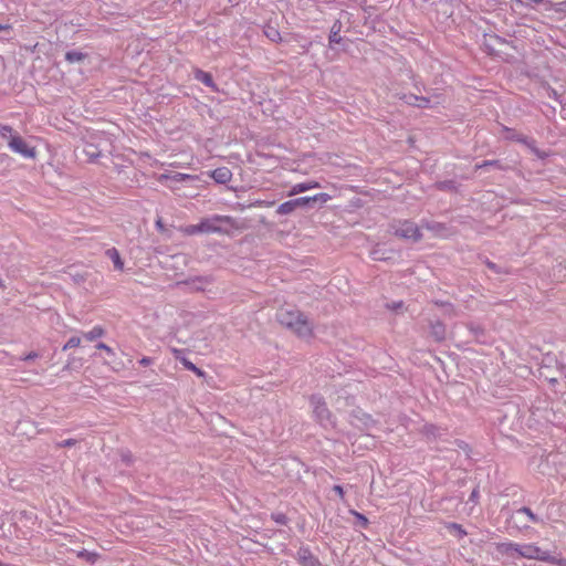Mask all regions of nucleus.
<instances>
[{"label":"nucleus","instance_id":"nucleus-1","mask_svg":"<svg viewBox=\"0 0 566 566\" xmlns=\"http://www.w3.org/2000/svg\"><path fill=\"white\" fill-rule=\"evenodd\" d=\"M276 316L280 324L289 328L297 337L311 338L313 336V324L301 311L281 308Z\"/></svg>","mask_w":566,"mask_h":566},{"label":"nucleus","instance_id":"nucleus-2","mask_svg":"<svg viewBox=\"0 0 566 566\" xmlns=\"http://www.w3.org/2000/svg\"><path fill=\"white\" fill-rule=\"evenodd\" d=\"M518 557L566 566V559L553 556L548 551L542 549L534 543L520 544Z\"/></svg>","mask_w":566,"mask_h":566},{"label":"nucleus","instance_id":"nucleus-3","mask_svg":"<svg viewBox=\"0 0 566 566\" xmlns=\"http://www.w3.org/2000/svg\"><path fill=\"white\" fill-rule=\"evenodd\" d=\"M202 233L229 234L227 226L237 228L235 220L230 216H212L200 221Z\"/></svg>","mask_w":566,"mask_h":566},{"label":"nucleus","instance_id":"nucleus-4","mask_svg":"<svg viewBox=\"0 0 566 566\" xmlns=\"http://www.w3.org/2000/svg\"><path fill=\"white\" fill-rule=\"evenodd\" d=\"M394 235L417 242L421 240L422 234L420 228L412 221L403 220L392 226Z\"/></svg>","mask_w":566,"mask_h":566},{"label":"nucleus","instance_id":"nucleus-5","mask_svg":"<svg viewBox=\"0 0 566 566\" xmlns=\"http://www.w3.org/2000/svg\"><path fill=\"white\" fill-rule=\"evenodd\" d=\"M9 147L23 157L34 158L36 156V150L34 147H30L22 137L19 135H12L9 139Z\"/></svg>","mask_w":566,"mask_h":566},{"label":"nucleus","instance_id":"nucleus-6","mask_svg":"<svg viewBox=\"0 0 566 566\" xmlns=\"http://www.w3.org/2000/svg\"><path fill=\"white\" fill-rule=\"evenodd\" d=\"M311 406L313 408V411H314L316 418L319 421L329 419L331 412H329L328 408L326 407V403L323 400V398H321L318 396H312L311 397Z\"/></svg>","mask_w":566,"mask_h":566},{"label":"nucleus","instance_id":"nucleus-7","mask_svg":"<svg viewBox=\"0 0 566 566\" xmlns=\"http://www.w3.org/2000/svg\"><path fill=\"white\" fill-rule=\"evenodd\" d=\"M496 551L505 556L516 558L518 557L520 544L514 542H504L496 544Z\"/></svg>","mask_w":566,"mask_h":566},{"label":"nucleus","instance_id":"nucleus-8","mask_svg":"<svg viewBox=\"0 0 566 566\" xmlns=\"http://www.w3.org/2000/svg\"><path fill=\"white\" fill-rule=\"evenodd\" d=\"M217 184H228L232 179V171L228 167H219L210 172Z\"/></svg>","mask_w":566,"mask_h":566},{"label":"nucleus","instance_id":"nucleus-9","mask_svg":"<svg viewBox=\"0 0 566 566\" xmlns=\"http://www.w3.org/2000/svg\"><path fill=\"white\" fill-rule=\"evenodd\" d=\"M319 184L317 181H307V182H300L292 187V189L289 192V196H295L301 192H305L311 189L318 188Z\"/></svg>","mask_w":566,"mask_h":566},{"label":"nucleus","instance_id":"nucleus-10","mask_svg":"<svg viewBox=\"0 0 566 566\" xmlns=\"http://www.w3.org/2000/svg\"><path fill=\"white\" fill-rule=\"evenodd\" d=\"M298 559L303 566H321V563L307 549L298 552Z\"/></svg>","mask_w":566,"mask_h":566},{"label":"nucleus","instance_id":"nucleus-11","mask_svg":"<svg viewBox=\"0 0 566 566\" xmlns=\"http://www.w3.org/2000/svg\"><path fill=\"white\" fill-rule=\"evenodd\" d=\"M264 35L274 43H280L282 41L281 33L277 28L266 24L263 29Z\"/></svg>","mask_w":566,"mask_h":566},{"label":"nucleus","instance_id":"nucleus-12","mask_svg":"<svg viewBox=\"0 0 566 566\" xmlns=\"http://www.w3.org/2000/svg\"><path fill=\"white\" fill-rule=\"evenodd\" d=\"M106 255L113 261L114 266L118 271L124 270V262L119 255V252L115 248H111L106 251Z\"/></svg>","mask_w":566,"mask_h":566},{"label":"nucleus","instance_id":"nucleus-13","mask_svg":"<svg viewBox=\"0 0 566 566\" xmlns=\"http://www.w3.org/2000/svg\"><path fill=\"white\" fill-rule=\"evenodd\" d=\"M195 77H196V80L200 81L205 85L216 88V84H214L213 78L210 73L205 72L202 70H196Z\"/></svg>","mask_w":566,"mask_h":566},{"label":"nucleus","instance_id":"nucleus-14","mask_svg":"<svg viewBox=\"0 0 566 566\" xmlns=\"http://www.w3.org/2000/svg\"><path fill=\"white\" fill-rule=\"evenodd\" d=\"M104 334H105V329H104L102 326L96 325V326H94L91 331L85 332V333L83 334V336H84V338H85L86 340H88V342H93V340H95V339H97V338H99V337L104 336Z\"/></svg>","mask_w":566,"mask_h":566},{"label":"nucleus","instance_id":"nucleus-15","mask_svg":"<svg viewBox=\"0 0 566 566\" xmlns=\"http://www.w3.org/2000/svg\"><path fill=\"white\" fill-rule=\"evenodd\" d=\"M297 208L295 200H289L283 203H281L277 209L276 213L285 216L292 213Z\"/></svg>","mask_w":566,"mask_h":566},{"label":"nucleus","instance_id":"nucleus-16","mask_svg":"<svg viewBox=\"0 0 566 566\" xmlns=\"http://www.w3.org/2000/svg\"><path fill=\"white\" fill-rule=\"evenodd\" d=\"M76 555L78 558H82L90 564H95L99 558V555L97 553L88 552L86 549L78 551Z\"/></svg>","mask_w":566,"mask_h":566},{"label":"nucleus","instance_id":"nucleus-17","mask_svg":"<svg viewBox=\"0 0 566 566\" xmlns=\"http://www.w3.org/2000/svg\"><path fill=\"white\" fill-rule=\"evenodd\" d=\"M429 230H431L434 234V237L437 238H441V239H444L449 235L448 231H447V228L441 224V223H437V224H433V226H428L427 227Z\"/></svg>","mask_w":566,"mask_h":566},{"label":"nucleus","instance_id":"nucleus-18","mask_svg":"<svg viewBox=\"0 0 566 566\" xmlns=\"http://www.w3.org/2000/svg\"><path fill=\"white\" fill-rule=\"evenodd\" d=\"M179 230L185 235H195V234L202 233L200 222L198 224H189V226L181 227Z\"/></svg>","mask_w":566,"mask_h":566},{"label":"nucleus","instance_id":"nucleus-19","mask_svg":"<svg viewBox=\"0 0 566 566\" xmlns=\"http://www.w3.org/2000/svg\"><path fill=\"white\" fill-rule=\"evenodd\" d=\"M408 103L411 105H415L417 107L426 108V107H429L430 101H429V98L423 97V96L412 95V96H410V99L408 101Z\"/></svg>","mask_w":566,"mask_h":566},{"label":"nucleus","instance_id":"nucleus-20","mask_svg":"<svg viewBox=\"0 0 566 566\" xmlns=\"http://www.w3.org/2000/svg\"><path fill=\"white\" fill-rule=\"evenodd\" d=\"M66 61L74 63V62H81L85 59V54L77 51H70L65 54Z\"/></svg>","mask_w":566,"mask_h":566},{"label":"nucleus","instance_id":"nucleus-21","mask_svg":"<svg viewBox=\"0 0 566 566\" xmlns=\"http://www.w3.org/2000/svg\"><path fill=\"white\" fill-rule=\"evenodd\" d=\"M197 179H198V176L189 175V174L176 172V174L171 175V180L177 181V182L185 181V180H197Z\"/></svg>","mask_w":566,"mask_h":566},{"label":"nucleus","instance_id":"nucleus-22","mask_svg":"<svg viewBox=\"0 0 566 566\" xmlns=\"http://www.w3.org/2000/svg\"><path fill=\"white\" fill-rule=\"evenodd\" d=\"M340 24H334L329 35V43H339L342 38L339 35Z\"/></svg>","mask_w":566,"mask_h":566},{"label":"nucleus","instance_id":"nucleus-23","mask_svg":"<svg viewBox=\"0 0 566 566\" xmlns=\"http://www.w3.org/2000/svg\"><path fill=\"white\" fill-rule=\"evenodd\" d=\"M306 198L308 199V203L316 202V201L325 203V202L329 201L332 197L328 193L321 192V193H316L312 197H306Z\"/></svg>","mask_w":566,"mask_h":566},{"label":"nucleus","instance_id":"nucleus-24","mask_svg":"<svg viewBox=\"0 0 566 566\" xmlns=\"http://www.w3.org/2000/svg\"><path fill=\"white\" fill-rule=\"evenodd\" d=\"M172 352H174V354H175L176 358L180 359L181 364L184 365V367H185L186 369H188V370H189V369L195 365V364H193V363H191L188 358H186V357H180V356H179V355H180V353H181V350H180V349H176V348H175Z\"/></svg>","mask_w":566,"mask_h":566},{"label":"nucleus","instance_id":"nucleus-25","mask_svg":"<svg viewBox=\"0 0 566 566\" xmlns=\"http://www.w3.org/2000/svg\"><path fill=\"white\" fill-rule=\"evenodd\" d=\"M81 345V338L77 336L71 337L65 345L63 346V350H67L70 348L78 347Z\"/></svg>","mask_w":566,"mask_h":566},{"label":"nucleus","instance_id":"nucleus-26","mask_svg":"<svg viewBox=\"0 0 566 566\" xmlns=\"http://www.w3.org/2000/svg\"><path fill=\"white\" fill-rule=\"evenodd\" d=\"M518 513H523V514L527 515V517H528L532 522H534V523L538 522V517H537V516H536V515L531 511V509H528V507H526V506H524V507L520 509V510H518Z\"/></svg>","mask_w":566,"mask_h":566},{"label":"nucleus","instance_id":"nucleus-27","mask_svg":"<svg viewBox=\"0 0 566 566\" xmlns=\"http://www.w3.org/2000/svg\"><path fill=\"white\" fill-rule=\"evenodd\" d=\"M504 130H505V132H507V133L510 134V135L507 136V138L513 139V140H516V142H520V143H526V138H525L524 136H522V135H515V134H513V133H512V130H511V129H509V128H506V127L504 128Z\"/></svg>","mask_w":566,"mask_h":566},{"label":"nucleus","instance_id":"nucleus-28","mask_svg":"<svg viewBox=\"0 0 566 566\" xmlns=\"http://www.w3.org/2000/svg\"><path fill=\"white\" fill-rule=\"evenodd\" d=\"M350 513L360 522L361 526L366 527L368 525V520L365 515L357 511H350Z\"/></svg>","mask_w":566,"mask_h":566},{"label":"nucleus","instance_id":"nucleus-29","mask_svg":"<svg viewBox=\"0 0 566 566\" xmlns=\"http://www.w3.org/2000/svg\"><path fill=\"white\" fill-rule=\"evenodd\" d=\"M96 348H97V349H101V350L106 352V354H107V355H111V356H113V355L115 354V353H114V350H113V348H111V347H109L108 345H106L105 343H98V344L96 345Z\"/></svg>","mask_w":566,"mask_h":566},{"label":"nucleus","instance_id":"nucleus-30","mask_svg":"<svg viewBox=\"0 0 566 566\" xmlns=\"http://www.w3.org/2000/svg\"><path fill=\"white\" fill-rule=\"evenodd\" d=\"M12 128L8 125H0V135L7 137L8 134H11Z\"/></svg>","mask_w":566,"mask_h":566},{"label":"nucleus","instance_id":"nucleus-31","mask_svg":"<svg viewBox=\"0 0 566 566\" xmlns=\"http://www.w3.org/2000/svg\"><path fill=\"white\" fill-rule=\"evenodd\" d=\"M196 281L200 283V285L196 286V289H197L198 291H203V290H205V284H207V283L209 282V281H208L207 279H205V277H198Z\"/></svg>","mask_w":566,"mask_h":566},{"label":"nucleus","instance_id":"nucleus-32","mask_svg":"<svg viewBox=\"0 0 566 566\" xmlns=\"http://www.w3.org/2000/svg\"><path fill=\"white\" fill-rule=\"evenodd\" d=\"M190 371L195 373L198 377H205L206 373L198 368L196 365H193L190 369Z\"/></svg>","mask_w":566,"mask_h":566},{"label":"nucleus","instance_id":"nucleus-33","mask_svg":"<svg viewBox=\"0 0 566 566\" xmlns=\"http://www.w3.org/2000/svg\"><path fill=\"white\" fill-rule=\"evenodd\" d=\"M190 371L195 373L198 377H205L206 373L198 368L196 365H193L190 369Z\"/></svg>","mask_w":566,"mask_h":566},{"label":"nucleus","instance_id":"nucleus-34","mask_svg":"<svg viewBox=\"0 0 566 566\" xmlns=\"http://www.w3.org/2000/svg\"><path fill=\"white\" fill-rule=\"evenodd\" d=\"M294 200L296 202L297 208L308 203V199L306 197L296 198Z\"/></svg>","mask_w":566,"mask_h":566},{"label":"nucleus","instance_id":"nucleus-35","mask_svg":"<svg viewBox=\"0 0 566 566\" xmlns=\"http://www.w3.org/2000/svg\"><path fill=\"white\" fill-rule=\"evenodd\" d=\"M157 180L164 184L166 180H171V174H161L158 176Z\"/></svg>","mask_w":566,"mask_h":566},{"label":"nucleus","instance_id":"nucleus-36","mask_svg":"<svg viewBox=\"0 0 566 566\" xmlns=\"http://www.w3.org/2000/svg\"><path fill=\"white\" fill-rule=\"evenodd\" d=\"M253 207H271L273 206V202H266V201H256L255 203L252 205Z\"/></svg>","mask_w":566,"mask_h":566},{"label":"nucleus","instance_id":"nucleus-37","mask_svg":"<svg viewBox=\"0 0 566 566\" xmlns=\"http://www.w3.org/2000/svg\"><path fill=\"white\" fill-rule=\"evenodd\" d=\"M333 490L338 494V496L344 499V490L340 485H334Z\"/></svg>","mask_w":566,"mask_h":566},{"label":"nucleus","instance_id":"nucleus-38","mask_svg":"<svg viewBox=\"0 0 566 566\" xmlns=\"http://www.w3.org/2000/svg\"><path fill=\"white\" fill-rule=\"evenodd\" d=\"M38 357H39L38 353H35V352H31V353L27 354V355L23 357V359H24V360H32V359H35V358H38Z\"/></svg>","mask_w":566,"mask_h":566},{"label":"nucleus","instance_id":"nucleus-39","mask_svg":"<svg viewBox=\"0 0 566 566\" xmlns=\"http://www.w3.org/2000/svg\"><path fill=\"white\" fill-rule=\"evenodd\" d=\"M494 165H497V161H495V160H486L482 165H478L476 168H482V167H485V166H494Z\"/></svg>","mask_w":566,"mask_h":566},{"label":"nucleus","instance_id":"nucleus-40","mask_svg":"<svg viewBox=\"0 0 566 566\" xmlns=\"http://www.w3.org/2000/svg\"><path fill=\"white\" fill-rule=\"evenodd\" d=\"M153 363L151 358L149 357H143L140 360H139V364L143 365V366H149L150 364Z\"/></svg>","mask_w":566,"mask_h":566},{"label":"nucleus","instance_id":"nucleus-41","mask_svg":"<svg viewBox=\"0 0 566 566\" xmlns=\"http://www.w3.org/2000/svg\"><path fill=\"white\" fill-rule=\"evenodd\" d=\"M479 499V490L478 489H474L470 495V500L473 501V502H476Z\"/></svg>","mask_w":566,"mask_h":566},{"label":"nucleus","instance_id":"nucleus-42","mask_svg":"<svg viewBox=\"0 0 566 566\" xmlns=\"http://www.w3.org/2000/svg\"><path fill=\"white\" fill-rule=\"evenodd\" d=\"M74 444H75V440H74V439H67V440H65V441L62 443V446H64V447H72V446H74Z\"/></svg>","mask_w":566,"mask_h":566},{"label":"nucleus","instance_id":"nucleus-43","mask_svg":"<svg viewBox=\"0 0 566 566\" xmlns=\"http://www.w3.org/2000/svg\"><path fill=\"white\" fill-rule=\"evenodd\" d=\"M450 526H451L452 528H454V530H457V531L461 532L463 535H465V534H467V533L462 530V526H461V525H459V524L453 523V524H451Z\"/></svg>","mask_w":566,"mask_h":566},{"label":"nucleus","instance_id":"nucleus-44","mask_svg":"<svg viewBox=\"0 0 566 566\" xmlns=\"http://www.w3.org/2000/svg\"><path fill=\"white\" fill-rule=\"evenodd\" d=\"M156 227H157V229H158V230H160V231H164V230H165V227H164V223H163L161 219H158V220L156 221Z\"/></svg>","mask_w":566,"mask_h":566},{"label":"nucleus","instance_id":"nucleus-45","mask_svg":"<svg viewBox=\"0 0 566 566\" xmlns=\"http://www.w3.org/2000/svg\"><path fill=\"white\" fill-rule=\"evenodd\" d=\"M11 29V25L9 24H0V31H8Z\"/></svg>","mask_w":566,"mask_h":566},{"label":"nucleus","instance_id":"nucleus-46","mask_svg":"<svg viewBox=\"0 0 566 566\" xmlns=\"http://www.w3.org/2000/svg\"><path fill=\"white\" fill-rule=\"evenodd\" d=\"M530 2H534V3H542L544 2V0H528Z\"/></svg>","mask_w":566,"mask_h":566},{"label":"nucleus","instance_id":"nucleus-47","mask_svg":"<svg viewBox=\"0 0 566 566\" xmlns=\"http://www.w3.org/2000/svg\"><path fill=\"white\" fill-rule=\"evenodd\" d=\"M0 287H4V283L1 277H0Z\"/></svg>","mask_w":566,"mask_h":566},{"label":"nucleus","instance_id":"nucleus-48","mask_svg":"<svg viewBox=\"0 0 566 566\" xmlns=\"http://www.w3.org/2000/svg\"><path fill=\"white\" fill-rule=\"evenodd\" d=\"M283 520H284V517H283V516H282V517L276 518V521H277V522H280V523H283Z\"/></svg>","mask_w":566,"mask_h":566},{"label":"nucleus","instance_id":"nucleus-49","mask_svg":"<svg viewBox=\"0 0 566 566\" xmlns=\"http://www.w3.org/2000/svg\"><path fill=\"white\" fill-rule=\"evenodd\" d=\"M564 377H565V379H566V370H565Z\"/></svg>","mask_w":566,"mask_h":566}]
</instances>
